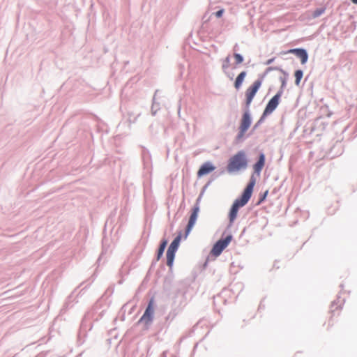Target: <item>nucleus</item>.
I'll return each instance as SVG.
<instances>
[{"instance_id":"5","label":"nucleus","mask_w":357,"mask_h":357,"mask_svg":"<svg viewBox=\"0 0 357 357\" xmlns=\"http://www.w3.org/2000/svg\"><path fill=\"white\" fill-rule=\"evenodd\" d=\"M282 91L278 92L268 102L264 109V114L267 115L271 114L278 107Z\"/></svg>"},{"instance_id":"12","label":"nucleus","mask_w":357,"mask_h":357,"mask_svg":"<svg viewBox=\"0 0 357 357\" xmlns=\"http://www.w3.org/2000/svg\"><path fill=\"white\" fill-rule=\"evenodd\" d=\"M175 253H176V251H173V250H170L167 249V254H166L167 265L169 267L172 266L174 259L175 257Z\"/></svg>"},{"instance_id":"10","label":"nucleus","mask_w":357,"mask_h":357,"mask_svg":"<svg viewBox=\"0 0 357 357\" xmlns=\"http://www.w3.org/2000/svg\"><path fill=\"white\" fill-rule=\"evenodd\" d=\"M215 169V167L213 165H211L210 162H206L203 165H202L201 167L199 168V169L197 172V176L199 177H202L204 175H206V174L211 173Z\"/></svg>"},{"instance_id":"16","label":"nucleus","mask_w":357,"mask_h":357,"mask_svg":"<svg viewBox=\"0 0 357 357\" xmlns=\"http://www.w3.org/2000/svg\"><path fill=\"white\" fill-rule=\"evenodd\" d=\"M240 129H241L240 132L237 137L238 139L243 137L244 131L245 130V113H244L242 116Z\"/></svg>"},{"instance_id":"18","label":"nucleus","mask_w":357,"mask_h":357,"mask_svg":"<svg viewBox=\"0 0 357 357\" xmlns=\"http://www.w3.org/2000/svg\"><path fill=\"white\" fill-rule=\"evenodd\" d=\"M303 73L301 70H296V72L294 73L296 85L298 86L300 84V82L303 77Z\"/></svg>"},{"instance_id":"14","label":"nucleus","mask_w":357,"mask_h":357,"mask_svg":"<svg viewBox=\"0 0 357 357\" xmlns=\"http://www.w3.org/2000/svg\"><path fill=\"white\" fill-rule=\"evenodd\" d=\"M245 72H241L236 77L235 82H234V87L236 89H238L241 85L242 83L245 79Z\"/></svg>"},{"instance_id":"20","label":"nucleus","mask_w":357,"mask_h":357,"mask_svg":"<svg viewBox=\"0 0 357 357\" xmlns=\"http://www.w3.org/2000/svg\"><path fill=\"white\" fill-rule=\"evenodd\" d=\"M267 194H268V190H266L264 192V193L263 195H261L259 200L257 202V204H261L266 199V197Z\"/></svg>"},{"instance_id":"2","label":"nucleus","mask_w":357,"mask_h":357,"mask_svg":"<svg viewBox=\"0 0 357 357\" xmlns=\"http://www.w3.org/2000/svg\"><path fill=\"white\" fill-rule=\"evenodd\" d=\"M231 241V236H227L223 239H220L213 245L211 254L214 257H218L222 252L228 246Z\"/></svg>"},{"instance_id":"22","label":"nucleus","mask_w":357,"mask_h":357,"mask_svg":"<svg viewBox=\"0 0 357 357\" xmlns=\"http://www.w3.org/2000/svg\"><path fill=\"white\" fill-rule=\"evenodd\" d=\"M273 61V59H268L266 62V64H271Z\"/></svg>"},{"instance_id":"17","label":"nucleus","mask_w":357,"mask_h":357,"mask_svg":"<svg viewBox=\"0 0 357 357\" xmlns=\"http://www.w3.org/2000/svg\"><path fill=\"white\" fill-rule=\"evenodd\" d=\"M167 244V241L166 240H164L162 241V243L159 247L158 251L157 260H159L161 258V257L162 256Z\"/></svg>"},{"instance_id":"7","label":"nucleus","mask_w":357,"mask_h":357,"mask_svg":"<svg viewBox=\"0 0 357 357\" xmlns=\"http://www.w3.org/2000/svg\"><path fill=\"white\" fill-rule=\"evenodd\" d=\"M262 81L261 79L256 80L252 85L249 88V93L247 96V105H248L255 96L257 91L260 88L261 85Z\"/></svg>"},{"instance_id":"3","label":"nucleus","mask_w":357,"mask_h":357,"mask_svg":"<svg viewBox=\"0 0 357 357\" xmlns=\"http://www.w3.org/2000/svg\"><path fill=\"white\" fill-rule=\"evenodd\" d=\"M245 204V190L242 192L240 199H236L229 214V221L232 223L236 218L238 208L243 207Z\"/></svg>"},{"instance_id":"4","label":"nucleus","mask_w":357,"mask_h":357,"mask_svg":"<svg viewBox=\"0 0 357 357\" xmlns=\"http://www.w3.org/2000/svg\"><path fill=\"white\" fill-rule=\"evenodd\" d=\"M244 162V153L240 152L231 158L227 167L228 171L234 172L238 170L243 165Z\"/></svg>"},{"instance_id":"19","label":"nucleus","mask_w":357,"mask_h":357,"mask_svg":"<svg viewBox=\"0 0 357 357\" xmlns=\"http://www.w3.org/2000/svg\"><path fill=\"white\" fill-rule=\"evenodd\" d=\"M325 12V8H317L316 9L313 13H312V17L314 18H316V17H318L319 16L321 15L323 13H324Z\"/></svg>"},{"instance_id":"13","label":"nucleus","mask_w":357,"mask_h":357,"mask_svg":"<svg viewBox=\"0 0 357 357\" xmlns=\"http://www.w3.org/2000/svg\"><path fill=\"white\" fill-rule=\"evenodd\" d=\"M181 239V234H179L175 239L172 242L169 247L168 248V250L176 251L177 250L180 241Z\"/></svg>"},{"instance_id":"1","label":"nucleus","mask_w":357,"mask_h":357,"mask_svg":"<svg viewBox=\"0 0 357 357\" xmlns=\"http://www.w3.org/2000/svg\"><path fill=\"white\" fill-rule=\"evenodd\" d=\"M243 58L238 54H234L233 56H228L225 58L222 63V69L227 74L229 73V68H235L236 66L241 63Z\"/></svg>"},{"instance_id":"21","label":"nucleus","mask_w":357,"mask_h":357,"mask_svg":"<svg viewBox=\"0 0 357 357\" xmlns=\"http://www.w3.org/2000/svg\"><path fill=\"white\" fill-rule=\"evenodd\" d=\"M223 13H224V10L221 9L215 13V16L219 18V17H222Z\"/></svg>"},{"instance_id":"6","label":"nucleus","mask_w":357,"mask_h":357,"mask_svg":"<svg viewBox=\"0 0 357 357\" xmlns=\"http://www.w3.org/2000/svg\"><path fill=\"white\" fill-rule=\"evenodd\" d=\"M199 211V206H195L192 208V213L190 216L189 221L185 229V238H186L188 236L192 229L193 228L194 225H195V222L198 217Z\"/></svg>"},{"instance_id":"8","label":"nucleus","mask_w":357,"mask_h":357,"mask_svg":"<svg viewBox=\"0 0 357 357\" xmlns=\"http://www.w3.org/2000/svg\"><path fill=\"white\" fill-rule=\"evenodd\" d=\"M153 314V299L151 298L149 303V305L140 319V321H144L146 322H150L152 320V316Z\"/></svg>"},{"instance_id":"24","label":"nucleus","mask_w":357,"mask_h":357,"mask_svg":"<svg viewBox=\"0 0 357 357\" xmlns=\"http://www.w3.org/2000/svg\"><path fill=\"white\" fill-rule=\"evenodd\" d=\"M247 121H248L247 120ZM246 126L247 127L248 126V122H247Z\"/></svg>"},{"instance_id":"23","label":"nucleus","mask_w":357,"mask_h":357,"mask_svg":"<svg viewBox=\"0 0 357 357\" xmlns=\"http://www.w3.org/2000/svg\"><path fill=\"white\" fill-rule=\"evenodd\" d=\"M354 3L357 4V0H351Z\"/></svg>"},{"instance_id":"11","label":"nucleus","mask_w":357,"mask_h":357,"mask_svg":"<svg viewBox=\"0 0 357 357\" xmlns=\"http://www.w3.org/2000/svg\"><path fill=\"white\" fill-rule=\"evenodd\" d=\"M265 157L264 154H261L257 162L254 165V171L257 175H259L263 167L264 166Z\"/></svg>"},{"instance_id":"9","label":"nucleus","mask_w":357,"mask_h":357,"mask_svg":"<svg viewBox=\"0 0 357 357\" xmlns=\"http://www.w3.org/2000/svg\"><path fill=\"white\" fill-rule=\"evenodd\" d=\"M288 53L294 54L301 59L302 64H305L308 59L307 52L303 49H291L287 52Z\"/></svg>"},{"instance_id":"15","label":"nucleus","mask_w":357,"mask_h":357,"mask_svg":"<svg viewBox=\"0 0 357 357\" xmlns=\"http://www.w3.org/2000/svg\"><path fill=\"white\" fill-rule=\"evenodd\" d=\"M255 179L254 178V176H252L251 177L250 183L247 185V190H246L247 202L249 200V199L251 196L252 189H253V187L255 185Z\"/></svg>"}]
</instances>
